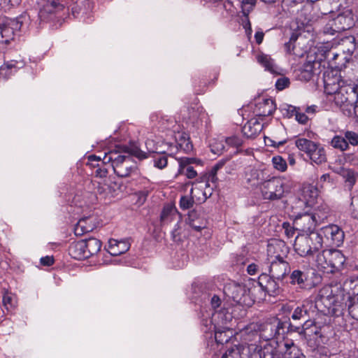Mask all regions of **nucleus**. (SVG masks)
I'll list each match as a JSON object with an SVG mask.
<instances>
[{
  "mask_svg": "<svg viewBox=\"0 0 358 358\" xmlns=\"http://www.w3.org/2000/svg\"><path fill=\"white\" fill-rule=\"evenodd\" d=\"M329 24L332 31L331 34H334L335 32H342L351 29L354 25V20L350 13H341L331 20Z\"/></svg>",
  "mask_w": 358,
  "mask_h": 358,
  "instance_id": "19",
  "label": "nucleus"
},
{
  "mask_svg": "<svg viewBox=\"0 0 358 358\" xmlns=\"http://www.w3.org/2000/svg\"><path fill=\"white\" fill-rule=\"evenodd\" d=\"M321 62L317 60H307L301 66L294 71L298 80L308 82L316 77L317 82H319L322 73Z\"/></svg>",
  "mask_w": 358,
  "mask_h": 358,
  "instance_id": "9",
  "label": "nucleus"
},
{
  "mask_svg": "<svg viewBox=\"0 0 358 358\" xmlns=\"http://www.w3.org/2000/svg\"><path fill=\"white\" fill-rule=\"evenodd\" d=\"M226 352L222 355L221 358H241V354L243 350V346L241 345H234L227 346Z\"/></svg>",
  "mask_w": 358,
  "mask_h": 358,
  "instance_id": "46",
  "label": "nucleus"
},
{
  "mask_svg": "<svg viewBox=\"0 0 358 358\" xmlns=\"http://www.w3.org/2000/svg\"><path fill=\"white\" fill-rule=\"evenodd\" d=\"M69 255L73 259L83 260L87 259L83 240L72 242L68 248Z\"/></svg>",
  "mask_w": 358,
  "mask_h": 358,
  "instance_id": "32",
  "label": "nucleus"
},
{
  "mask_svg": "<svg viewBox=\"0 0 358 358\" xmlns=\"http://www.w3.org/2000/svg\"><path fill=\"white\" fill-rule=\"evenodd\" d=\"M241 2V13L243 15H249L250 13L253 10L257 0H239Z\"/></svg>",
  "mask_w": 358,
  "mask_h": 358,
  "instance_id": "51",
  "label": "nucleus"
},
{
  "mask_svg": "<svg viewBox=\"0 0 358 358\" xmlns=\"http://www.w3.org/2000/svg\"><path fill=\"white\" fill-rule=\"evenodd\" d=\"M282 229H284L285 234L288 238H292L295 234L296 229L288 222H285L282 223Z\"/></svg>",
  "mask_w": 358,
  "mask_h": 358,
  "instance_id": "61",
  "label": "nucleus"
},
{
  "mask_svg": "<svg viewBox=\"0 0 358 358\" xmlns=\"http://www.w3.org/2000/svg\"><path fill=\"white\" fill-rule=\"evenodd\" d=\"M23 15L15 18L0 16V45L8 44L18 34L23 25Z\"/></svg>",
  "mask_w": 358,
  "mask_h": 358,
  "instance_id": "8",
  "label": "nucleus"
},
{
  "mask_svg": "<svg viewBox=\"0 0 358 358\" xmlns=\"http://www.w3.org/2000/svg\"><path fill=\"white\" fill-rule=\"evenodd\" d=\"M90 220V217H84L78 222V224H80V227L86 233L90 232L94 229V226L87 223V221Z\"/></svg>",
  "mask_w": 358,
  "mask_h": 358,
  "instance_id": "62",
  "label": "nucleus"
},
{
  "mask_svg": "<svg viewBox=\"0 0 358 358\" xmlns=\"http://www.w3.org/2000/svg\"><path fill=\"white\" fill-rule=\"evenodd\" d=\"M290 85V80L287 77H280L275 82V87L278 90L281 91L288 87Z\"/></svg>",
  "mask_w": 358,
  "mask_h": 358,
  "instance_id": "60",
  "label": "nucleus"
},
{
  "mask_svg": "<svg viewBox=\"0 0 358 358\" xmlns=\"http://www.w3.org/2000/svg\"><path fill=\"white\" fill-rule=\"evenodd\" d=\"M255 289V287L252 289V287H248L244 284L231 282L224 287V293L236 305L243 308H249L256 301V298L253 296Z\"/></svg>",
  "mask_w": 358,
  "mask_h": 358,
  "instance_id": "4",
  "label": "nucleus"
},
{
  "mask_svg": "<svg viewBox=\"0 0 358 358\" xmlns=\"http://www.w3.org/2000/svg\"><path fill=\"white\" fill-rule=\"evenodd\" d=\"M201 325L202 327V331L204 333L214 330V320H213V313H206V315L202 313Z\"/></svg>",
  "mask_w": 358,
  "mask_h": 358,
  "instance_id": "44",
  "label": "nucleus"
},
{
  "mask_svg": "<svg viewBox=\"0 0 358 358\" xmlns=\"http://www.w3.org/2000/svg\"><path fill=\"white\" fill-rule=\"evenodd\" d=\"M331 145L341 151H345L349 148L348 143L346 142L345 136L336 135L331 141Z\"/></svg>",
  "mask_w": 358,
  "mask_h": 358,
  "instance_id": "47",
  "label": "nucleus"
},
{
  "mask_svg": "<svg viewBox=\"0 0 358 358\" xmlns=\"http://www.w3.org/2000/svg\"><path fill=\"white\" fill-rule=\"evenodd\" d=\"M285 358H306L301 350L294 343H292L291 345L285 344Z\"/></svg>",
  "mask_w": 358,
  "mask_h": 358,
  "instance_id": "45",
  "label": "nucleus"
},
{
  "mask_svg": "<svg viewBox=\"0 0 358 358\" xmlns=\"http://www.w3.org/2000/svg\"><path fill=\"white\" fill-rule=\"evenodd\" d=\"M176 209L171 204L164 206L160 215V224L164 226L170 223L176 217Z\"/></svg>",
  "mask_w": 358,
  "mask_h": 358,
  "instance_id": "40",
  "label": "nucleus"
},
{
  "mask_svg": "<svg viewBox=\"0 0 358 358\" xmlns=\"http://www.w3.org/2000/svg\"><path fill=\"white\" fill-rule=\"evenodd\" d=\"M219 73L214 71L213 73V78L208 80L206 76L194 77L193 79V87L196 94H199L206 92L208 85H214L217 80Z\"/></svg>",
  "mask_w": 358,
  "mask_h": 358,
  "instance_id": "27",
  "label": "nucleus"
},
{
  "mask_svg": "<svg viewBox=\"0 0 358 358\" xmlns=\"http://www.w3.org/2000/svg\"><path fill=\"white\" fill-rule=\"evenodd\" d=\"M259 358H282V354L278 348V342L266 343L259 350Z\"/></svg>",
  "mask_w": 358,
  "mask_h": 358,
  "instance_id": "34",
  "label": "nucleus"
},
{
  "mask_svg": "<svg viewBox=\"0 0 358 358\" xmlns=\"http://www.w3.org/2000/svg\"><path fill=\"white\" fill-rule=\"evenodd\" d=\"M274 319L277 329V335H278L279 338L282 337L284 338L286 334L293 332L297 333L299 330L298 327L299 325L292 323L290 318H287L285 320L277 317Z\"/></svg>",
  "mask_w": 358,
  "mask_h": 358,
  "instance_id": "25",
  "label": "nucleus"
},
{
  "mask_svg": "<svg viewBox=\"0 0 358 358\" xmlns=\"http://www.w3.org/2000/svg\"><path fill=\"white\" fill-rule=\"evenodd\" d=\"M299 333L301 336H304L306 338L311 339V337L315 336L316 337H322L321 327L317 326L314 317L305 323L304 325H299Z\"/></svg>",
  "mask_w": 358,
  "mask_h": 358,
  "instance_id": "26",
  "label": "nucleus"
},
{
  "mask_svg": "<svg viewBox=\"0 0 358 358\" xmlns=\"http://www.w3.org/2000/svg\"><path fill=\"white\" fill-rule=\"evenodd\" d=\"M345 138L348 145L350 144L353 146L358 145V134L353 131H346L344 133Z\"/></svg>",
  "mask_w": 358,
  "mask_h": 358,
  "instance_id": "54",
  "label": "nucleus"
},
{
  "mask_svg": "<svg viewBox=\"0 0 358 358\" xmlns=\"http://www.w3.org/2000/svg\"><path fill=\"white\" fill-rule=\"evenodd\" d=\"M194 200L192 197L182 196L180 199V207L182 210L189 209L193 206Z\"/></svg>",
  "mask_w": 358,
  "mask_h": 358,
  "instance_id": "57",
  "label": "nucleus"
},
{
  "mask_svg": "<svg viewBox=\"0 0 358 358\" xmlns=\"http://www.w3.org/2000/svg\"><path fill=\"white\" fill-rule=\"evenodd\" d=\"M303 192L304 194L305 197H306L307 196H309L310 199L308 200V202L313 201L314 199L317 198L318 195L317 187L311 185L304 187Z\"/></svg>",
  "mask_w": 358,
  "mask_h": 358,
  "instance_id": "56",
  "label": "nucleus"
},
{
  "mask_svg": "<svg viewBox=\"0 0 358 358\" xmlns=\"http://www.w3.org/2000/svg\"><path fill=\"white\" fill-rule=\"evenodd\" d=\"M298 108L291 105H286L284 107H281L280 110L284 117L291 118L294 116L295 117Z\"/></svg>",
  "mask_w": 358,
  "mask_h": 358,
  "instance_id": "55",
  "label": "nucleus"
},
{
  "mask_svg": "<svg viewBox=\"0 0 358 358\" xmlns=\"http://www.w3.org/2000/svg\"><path fill=\"white\" fill-rule=\"evenodd\" d=\"M350 210L352 217L358 220V194L351 198Z\"/></svg>",
  "mask_w": 358,
  "mask_h": 358,
  "instance_id": "58",
  "label": "nucleus"
},
{
  "mask_svg": "<svg viewBox=\"0 0 358 358\" xmlns=\"http://www.w3.org/2000/svg\"><path fill=\"white\" fill-rule=\"evenodd\" d=\"M318 233L322 240L325 239V243L332 247L341 246L345 238L343 229L336 224L323 227Z\"/></svg>",
  "mask_w": 358,
  "mask_h": 358,
  "instance_id": "10",
  "label": "nucleus"
},
{
  "mask_svg": "<svg viewBox=\"0 0 358 358\" xmlns=\"http://www.w3.org/2000/svg\"><path fill=\"white\" fill-rule=\"evenodd\" d=\"M260 336L266 341L279 338L278 335H277V329L274 318L271 322L264 324Z\"/></svg>",
  "mask_w": 358,
  "mask_h": 358,
  "instance_id": "38",
  "label": "nucleus"
},
{
  "mask_svg": "<svg viewBox=\"0 0 358 358\" xmlns=\"http://www.w3.org/2000/svg\"><path fill=\"white\" fill-rule=\"evenodd\" d=\"M268 270L273 277L279 280H282L289 273L290 266L287 261L276 262L275 260H272Z\"/></svg>",
  "mask_w": 358,
  "mask_h": 358,
  "instance_id": "23",
  "label": "nucleus"
},
{
  "mask_svg": "<svg viewBox=\"0 0 358 358\" xmlns=\"http://www.w3.org/2000/svg\"><path fill=\"white\" fill-rule=\"evenodd\" d=\"M334 94V103L345 116L358 122V95L353 84H344Z\"/></svg>",
  "mask_w": 358,
  "mask_h": 358,
  "instance_id": "1",
  "label": "nucleus"
},
{
  "mask_svg": "<svg viewBox=\"0 0 358 358\" xmlns=\"http://www.w3.org/2000/svg\"><path fill=\"white\" fill-rule=\"evenodd\" d=\"M257 60L258 63L264 67L265 70L273 74L278 73L274 61L269 55L261 53L257 56Z\"/></svg>",
  "mask_w": 358,
  "mask_h": 358,
  "instance_id": "41",
  "label": "nucleus"
},
{
  "mask_svg": "<svg viewBox=\"0 0 358 358\" xmlns=\"http://www.w3.org/2000/svg\"><path fill=\"white\" fill-rule=\"evenodd\" d=\"M345 260L346 258L342 252L335 249L323 250L316 256L317 266L332 273L341 270Z\"/></svg>",
  "mask_w": 358,
  "mask_h": 358,
  "instance_id": "6",
  "label": "nucleus"
},
{
  "mask_svg": "<svg viewBox=\"0 0 358 358\" xmlns=\"http://www.w3.org/2000/svg\"><path fill=\"white\" fill-rule=\"evenodd\" d=\"M337 173L343 177L347 186L351 189L357 180L355 171L352 169L341 167Z\"/></svg>",
  "mask_w": 358,
  "mask_h": 358,
  "instance_id": "42",
  "label": "nucleus"
},
{
  "mask_svg": "<svg viewBox=\"0 0 358 358\" xmlns=\"http://www.w3.org/2000/svg\"><path fill=\"white\" fill-rule=\"evenodd\" d=\"M273 167L280 171H285L287 170V165L286 161L281 156H275L272 159Z\"/></svg>",
  "mask_w": 358,
  "mask_h": 358,
  "instance_id": "52",
  "label": "nucleus"
},
{
  "mask_svg": "<svg viewBox=\"0 0 358 358\" xmlns=\"http://www.w3.org/2000/svg\"><path fill=\"white\" fill-rule=\"evenodd\" d=\"M300 34L296 32V31H294V32H292L290 37H289V40L288 42H286L285 43V48L286 50V51L289 53V54H292V55H297L298 54L295 52V45H294V43H296V41H297L299 36Z\"/></svg>",
  "mask_w": 358,
  "mask_h": 358,
  "instance_id": "50",
  "label": "nucleus"
},
{
  "mask_svg": "<svg viewBox=\"0 0 358 358\" xmlns=\"http://www.w3.org/2000/svg\"><path fill=\"white\" fill-rule=\"evenodd\" d=\"M187 116L184 117L186 120V123L191 124L194 126L197 124L200 116V112L198 108L194 107H189L187 108Z\"/></svg>",
  "mask_w": 358,
  "mask_h": 358,
  "instance_id": "49",
  "label": "nucleus"
},
{
  "mask_svg": "<svg viewBox=\"0 0 358 358\" xmlns=\"http://www.w3.org/2000/svg\"><path fill=\"white\" fill-rule=\"evenodd\" d=\"M315 315L313 302L306 300L294 309L290 319L296 325H304L305 323L313 319Z\"/></svg>",
  "mask_w": 358,
  "mask_h": 358,
  "instance_id": "11",
  "label": "nucleus"
},
{
  "mask_svg": "<svg viewBox=\"0 0 358 358\" xmlns=\"http://www.w3.org/2000/svg\"><path fill=\"white\" fill-rule=\"evenodd\" d=\"M134 157L132 155H127L125 157L117 162L115 165H113V169L114 173L120 178H126L131 175V173L136 171V163L132 159Z\"/></svg>",
  "mask_w": 358,
  "mask_h": 358,
  "instance_id": "18",
  "label": "nucleus"
},
{
  "mask_svg": "<svg viewBox=\"0 0 358 358\" xmlns=\"http://www.w3.org/2000/svg\"><path fill=\"white\" fill-rule=\"evenodd\" d=\"M225 142L228 145L234 148L241 147L243 143L242 138L238 136L228 137L226 138Z\"/></svg>",
  "mask_w": 358,
  "mask_h": 358,
  "instance_id": "59",
  "label": "nucleus"
},
{
  "mask_svg": "<svg viewBox=\"0 0 358 358\" xmlns=\"http://www.w3.org/2000/svg\"><path fill=\"white\" fill-rule=\"evenodd\" d=\"M294 144L300 151L305 152L307 155L315 146V142L305 138H297Z\"/></svg>",
  "mask_w": 358,
  "mask_h": 358,
  "instance_id": "43",
  "label": "nucleus"
},
{
  "mask_svg": "<svg viewBox=\"0 0 358 358\" xmlns=\"http://www.w3.org/2000/svg\"><path fill=\"white\" fill-rule=\"evenodd\" d=\"M259 188L264 199L277 201L291 192L292 185L285 178L273 177L262 182Z\"/></svg>",
  "mask_w": 358,
  "mask_h": 358,
  "instance_id": "5",
  "label": "nucleus"
},
{
  "mask_svg": "<svg viewBox=\"0 0 358 358\" xmlns=\"http://www.w3.org/2000/svg\"><path fill=\"white\" fill-rule=\"evenodd\" d=\"M3 306L7 310L8 312L12 311L15 307L13 297L11 293L6 292L3 296L2 299Z\"/></svg>",
  "mask_w": 358,
  "mask_h": 358,
  "instance_id": "53",
  "label": "nucleus"
},
{
  "mask_svg": "<svg viewBox=\"0 0 358 358\" xmlns=\"http://www.w3.org/2000/svg\"><path fill=\"white\" fill-rule=\"evenodd\" d=\"M338 292L340 295L338 298L341 297V303H346L349 301L353 300L354 298L358 296V277H350L347 278L343 287H340Z\"/></svg>",
  "mask_w": 358,
  "mask_h": 358,
  "instance_id": "15",
  "label": "nucleus"
},
{
  "mask_svg": "<svg viewBox=\"0 0 358 358\" xmlns=\"http://www.w3.org/2000/svg\"><path fill=\"white\" fill-rule=\"evenodd\" d=\"M127 155H132L139 160L145 159L146 156L143 151L136 145H115V148L106 152L102 159V164L110 163L111 166L122 160Z\"/></svg>",
  "mask_w": 358,
  "mask_h": 358,
  "instance_id": "7",
  "label": "nucleus"
},
{
  "mask_svg": "<svg viewBox=\"0 0 358 358\" xmlns=\"http://www.w3.org/2000/svg\"><path fill=\"white\" fill-rule=\"evenodd\" d=\"M295 120L299 124H306L309 120V118L304 113L301 112L300 108H299L295 115Z\"/></svg>",
  "mask_w": 358,
  "mask_h": 358,
  "instance_id": "63",
  "label": "nucleus"
},
{
  "mask_svg": "<svg viewBox=\"0 0 358 358\" xmlns=\"http://www.w3.org/2000/svg\"><path fill=\"white\" fill-rule=\"evenodd\" d=\"M64 8L62 0H45V4L39 10L38 17L41 20H45L48 14L62 10Z\"/></svg>",
  "mask_w": 358,
  "mask_h": 358,
  "instance_id": "24",
  "label": "nucleus"
},
{
  "mask_svg": "<svg viewBox=\"0 0 358 358\" xmlns=\"http://www.w3.org/2000/svg\"><path fill=\"white\" fill-rule=\"evenodd\" d=\"M344 304V310L347 309L348 310L350 316L358 320V296L354 298L353 300L349 301V302H346Z\"/></svg>",
  "mask_w": 358,
  "mask_h": 358,
  "instance_id": "48",
  "label": "nucleus"
},
{
  "mask_svg": "<svg viewBox=\"0 0 358 358\" xmlns=\"http://www.w3.org/2000/svg\"><path fill=\"white\" fill-rule=\"evenodd\" d=\"M327 217V215L323 217H320L317 213L313 214H299L296 216L294 220V224L296 225L302 224L303 231H312L315 229V226L321 220H323Z\"/></svg>",
  "mask_w": 358,
  "mask_h": 358,
  "instance_id": "16",
  "label": "nucleus"
},
{
  "mask_svg": "<svg viewBox=\"0 0 358 358\" xmlns=\"http://www.w3.org/2000/svg\"><path fill=\"white\" fill-rule=\"evenodd\" d=\"M320 79L324 84V92L328 94H333L339 87L344 85L345 82L341 78V76L337 75V72L334 73L332 69H326L324 66L322 69V73Z\"/></svg>",
  "mask_w": 358,
  "mask_h": 358,
  "instance_id": "12",
  "label": "nucleus"
},
{
  "mask_svg": "<svg viewBox=\"0 0 358 358\" xmlns=\"http://www.w3.org/2000/svg\"><path fill=\"white\" fill-rule=\"evenodd\" d=\"M145 145L147 152L143 151V153L146 156L145 159L151 157L154 166L159 169H163L166 167L168 158L166 151L161 150L158 147L151 148L152 145L154 146V141L152 140L146 141Z\"/></svg>",
  "mask_w": 358,
  "mask_h": 358,
  "instance_id": "14",
  "label": "nucleus"
},
{
  "mask_svg": "<svg viewBox=\"0 0 358 358\" xmlns=\"http://www.w3.org/2000/svg\"><path fill=\"white\" fill-rule=\"evenodd\" d=\"M310 240L307 235L297 236L294 241V250L301 257H312V250H310Z\"/></svg>",
  "mask_w": 358,
  "mask_h": 358,
  "instance_id": "28",
  "label": "nucleus"
},
{
  "mask_svg": "<svg viewBox=\"0 0 358 358\" xmlns=\"http://www.w3.org/2000/svg\"><path fill=\"white\" fill-rule=\"evenodd\" d=\"M83 241L85 245V250L87 252V259L97 254L100 251L102 245L100 240L95 238H90Z\"/></svg>",
  "mask_w": 358,
  "mask_h": 358,
  "instance_id": "36",
  "label": "nucleus"
},
{
  "mask_svg": "<svg viewBox=\"0 0 358 358\" xmlns=\"http://www.w3.org/2000/svg\"><path fill=\"white\" fill-rule=\"evenodd\" d=\"M308 239L310 240V250H312V257L316 253H320V250H322L324 240L319 234V233L311 232L308 234Z\"/></svg>",
  "mask_w": 358,
  "mask_h": 358,
  "instance_id": "39",
  "label": "nucleus"
},
{
  "mask_svg": "<svg viewBox=\"0 0 358 358\" xmlns=\"http://www.w3.org/2000/svg\"><path fill=\"white\" fill-rule=\"evenodd\" d=\"M202 210L201 207L196 208L188 213L187 222L196 231H201L207 227V221L201 217Z\"/></svg>",
  "mask_w": 358,
  "mask_h": 358,
  "instance_id": "22",
  "label": "nucleus"
},
{
  "mask_svg": "<svg viewBox=\"0 0 358 358\" xmlns=\"http://www.w3.org/2000/svg\"><path fill=\"white\" fill-rule=\"evenodd\" d=\"M289 278L291 285L302 291H310L322 281L321 275L315 268L304 266L292 271Z\"/></svg>",
  "mask_w": 358,
  "mask_h": 358,
  "instance_id": "3",
  "label": "nucleus"
},
{
  "mask_svg": "<svg viewBox=\"0 0 358 358\" xmlns=\"http://www.w3.org/2000/svg\"><path fill=\"white\" fill-rule=\"evenodd\" d=\"M130 248V243L127 241H118L111 238L108 241V253L112 256H118L124 254Z\"/></svg>",
  "mask_w": 358,
  "mask_h": 358,
  "instance_id": "33",
  "label": "nucleus"
},
{
  "mask_svg": "<svg viewBox=\"0 0 358 358\" xmlns=\"http://www.w3.org/2000/svg\"><path fill=\"white\" fill-rule=\"evenodd\" d=\"M263 125L256 119L248 120L242 127V133L247 138H255L262 131Z\"/></svg>",
  "mask_w": 358,
  "mask_h": 358,
  "instance_id": "30",
  "label": "nucleus"
},
{
  "mask_svg": "<svg viewBox=\"0 0 358 358\" xmlns=\"http://www.w3.org/2000/svg\"><path fill=\"white\" fill-rule=\"evenodd\" d=\"M339 292L334 294L331 287L323 288L315 301L313 302V310L321 313L324 315H334L340 310H344V304H342L341 297L338 298Z\"/></svg>",
  "mask_w": 358,
  "mask_h": 358,
  "instance_id": "2",
  "label": "nucleus"
},
{
  "mask_svg": "<svg viewBox=\"0 0 358 358\" xmlns=\"http://www.w3.org/2000/svg\"><path fill=\"white\" fill-rule=\"evenodd\" d=\"M275 277L266 273H262L258 277L256 281L261 290L264 292V296L268 294L271 296H276L280 294L282 289L280 287L279 282Z\"/></svg>",
  "mask_w": 358,
  "mask_h": 358,
  "instance_id": "13",
  "label": "nucleus"
},
{
  "mask_svg": "<svg viewBox=\"0 0 358 358\" xmlns=\"http://www.w3.org/2000/svg\"><path fill=\"white\" fill-rule=\"evenodd\" d=\"M268 255L273 257L276 262L286 261L289 252V248L284 241H276L275 243H269L267 246Z\"/></svg>",
  "mask_w": 358,
  "mask_h": 358,
  "instance_id": "20",
  "label": "nucleus"
},
{
  "mask_svg": "<svg viewBox=\"0 0 358 358\" xmlns=\"http://www.w3.org/2000/svg\"><path fill=\"white\" fill-rule=\"evenodd\" d=\"M307 156L312 162L317 165H320L327 162L326 151L323 146L319 143H315V146H314L313 149H311V151Z\"/></svg>",
  "mask_w": 358,
  "mask_h": 358,
  "instance_id": "35",
  "label": "nucleus"
},
{
  "mask_svg": "<svg viewBox=\"0 0 358 358\" xmlns=\"http://www.w3.org/2000/svg\"><path fill=\"white\" fill-rule=\"evenodd\" d=\"M215 340L217 344H228L232 337V329L214 328Z\"/></svg>",
  "mask_w": 358,
  "mask_h": 358,
  "instance_id": "37",
  "label": "nucleus"
},
{
  "mask_svg": "<svg viewBox=\"0 0 358 358\" xmlns=\"http://www.w3.org/2000/svg\"><path fill=\"white\" fill-rule=\"evenodd\" d=\"M12 74V71L6 63L0 66V78L2 77L4 79H8Z\"/></svg>",
  "mask_w": 358,
  "mask_h": 358,
  "instance_id": "64",
  "label": "nucleus"
},
{
  "mask_svg": "<svg viewBox=\"0 0 358 358\" xmlns=\"http://www.w3.org/2000/svg\"><path fill=\"white\" fill-rule=\"evenodd\" d=\"M179 164V172L184 174L189 179H193L197 176L196 171L194 170L192 164L202 166L203 162L195 157H179L176 158Z\"/></svg>",
  "mask_w": 358,
  "mask_h": 358,
  "instance_id": "17",
  "label": "nucleus"
},
{
  "mask_svg": "<svg viewBox=\"0 0 358 358\" xmlns=\"http://www.w3.org/2000/svg\"><path fill=\"white\" fill-rule=\"evenodd\" d=\"M176 148L189 154L194 148L189 135L184 131H178L175 134Z\"/></svg>",
  "mask_w": 358,
  "mask_h": 358,
  "instance_id": "31",
  "label": "nucleus"
},
{
  "mask_svg": "<svg viewBox=\"0 0 358 358\" xmlns=\"http://www.w3.org/2000/svg\"><path fill=\"white\" fill-rule=\"evenodd\" d=\"M233 315L228 308H222L213 313L214 328L230 329L229 324L232 321Z\"/></svg>",
  "mask_w": 358,
  "mask_h": 358,
  "instance_id": "21",
  "label": "nucleus"
},
{
  "mask_svg": "<svg viewBox=\"0 0 358 358\" xmlns=\"http://www.w3.org/2000/svg\"><path fill=\"white\" fill-rule=\"evenodd\" d=\"M275 109L276 106L272 99H264L255 105L256 115L261 117L271 115Z\"/></svg>",
  "mask_w": 358,
  "mask_h": 358,
  "instance_id": "29",
  "label": "nucleus"
}]
</instances>
